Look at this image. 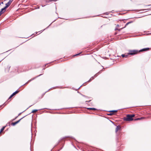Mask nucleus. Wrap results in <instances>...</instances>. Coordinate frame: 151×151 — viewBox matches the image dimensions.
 <instances>
[{
    "mask_svg": "<svg viewBox=\"0 0 151 151\" xmlns=\"http://www.w3.org/2000/svg\"><path fill=\"white\" fill-rule=\"evenodd\" d=\"M149 50V48H147L139 50H130L129 51V53L130 55H134L138 54L140 52L147 51Z\"/></svg>",
    "mask_w": 151,
    "mask_h": 151,
    "instance_id": "f257e3e1",
    "label": "nucleus"
},
{
    "mask_svg": "<svg viewBox=\"0 0 151 151\" xmlns=\"http://www.w3.org/2000/svg\"><path fill=\"white\" fill-rule=\"evenodd\" d=\"M135 116L134 114H128L126 116L124 117L123 118V119L126 121H130L133 120V117Z\"/></svg>",
    "mask_w": 151,
    "mask_h": 151,
    "instance_id": "f03ea898",
    "label": "nucleus"
},
{
    "mask_svg": "<svg viewBox=\"0 0 151 151\" xmlns=\"http://www.w3.org/2000/svg\"><path fill=\"white\" fill-rule=\"evenodd\" d=\"M12 3V1L11 0L9 1L6 4L5 6L3 9H2V11L5 10L6 9L8 6H9Z\"/></svg>",
    "mask_w": 151,
    "mask_h": 151,
    "instance_id": "7ed1b4c3",
    "label": "nucleus"
},
{
    "mask_svg": "<svg viewBox=\"0 0 151 151\" xmlns=\"http://www.w3.org/2000/svg\"><path fill=\"white\" fill-rule=\"evenodd\" d=\"M129 55H130L129 54V53H125V54H122V55L121 56L123 58H124V57L127 58V57H129Z\"/></svg>",
    "mask_w": 151,
    "mask_h": 151,
    "instance_id": "20e7f679",
    "label": "nucleus"
},
{
    "mask_svg": "<svg viewBox=\"0 0 151 151\" xmlns=\"http://www.w3.org/2000/svg\"><path fill=\"white\" fill-rule=\"evenodd\" d=\"M22 119V118H21L19 120L16 121V122H12L11 124V125L12 126H15L16 124L18 123L20 121V120Z\"/></svg>",
    "mask_w": 151,
    "mask_h": 151,
    "instance_id": "39448f33",
    "label": "nucleus"
},
{
    "mask_svg": "<svg viewBox=\"0 0 151 151\" xmlns=\"http://www.w3.org/2000/svg\"><path fill=\"white\" fill-rule=\"evenodd\" d=\"M121 128V127L120 126H118L116 127V130L115 132L116 133H117L118 130H119Z\"/></svg>",
    "mask_w": 151,
    "mask_h": 151,
    "instance_id": "423d86ee",
    "label": "nucleus"
},
{
    "mask_svg": "<svg viewBox=\"0 0 151 151\" xmlns=\"http://www.w3.org/2000/svg\"><path fill=\"white\" fill-rule=\"evenodd\" d=\"M18 92H19L18 91H16L15 92H14L13 93H12V95H11V96H10V97H9V99L11 98L12 97H13V96L15 95L16 94L18 93Z\"/></svg>",
    "mask_w": 151,
    "mask_h": 151,
    "instance_id": "0eeeda50",
    "label": "nucleus"
},
{
    "mask_svg": "<svg viewBox=\"0 0 151 151\" xmlns=\"http://www.w3.org/2000/svg\"><path fill=\"white\" fill-rule=\"evenodd\" d=\"M5 127H3L0 130V134L4 130Z\"/></svg>",
    "mask_w": 151,
    "mask_h": 151,
    "instance_id": "6e6552de",
    "label": "nucleus"
},
{
    "mask_svg": "<svg viewBox=\"0 0 151 151\" xmlns=\"http://www.w3.org/2000/svg\"><path fill=\"white\" fill-rule=\"evenodd\" d=\"M87 109L88 110H96V109L94 108H87Z\"/></svg>",
    "mask_w": 151,
    "mask_h": 151,
    "instance_id": "1a4fd4ad",
    "label": "nucleus"
},
{
    "mask_svg": "<svg viewBox=\"0 0 151 151\" xmlns=\"http://www.w3.org/2000/svg\"><path fill=\"white\" fill-rule=\"evenodd\" d=\"M37 111H38L37 110H36V109L33 110L32 111V113H35L36 112H37Z\"/></svg>",
    "mask_w": 151,
    "mask_h": 151,
    "instance_id": "9d476101",
    "label": "nucleus"
},
{
    "mask_svg": "<svg viewBox=\"0 0 151 151\" xmlns=\"http://www.w3.org/2000/svg\"><path fill=\"white\" fill-rule=\"evenodd\" d=\"M93 79V77H92L91 78L89 79V80L88 81V82H90Z\"/></svg>",
    "mask_w": 151,
    "mask_h": 151,
    "instance_id": "9b49d317",
    "label": "nucleus"
},
{
    "mask_svg": "<svg viewBox=\"0 0 151 151\" xmlns=\"http://www.w3.org/2000/svg\"><path fill=\"white\" fill-rule=\"evenodd\" d=\"M144 117H141L140 118H137V119H135V120H140L141 119H144Z\"/></svg>",
    "mask_w": 151,
    "mask_h": 151,
    "instance_id": "f8f14e48",
    "label": "nucleus"
},
{
    "mask_svg": "<svg viewBox=\"0 0 151 151\" xmlns=\"http://www.w3.org/2000/svg\"><path fill=\"white\" fill-rule=\"evenodd\" d=\"M131 23V22H128L125 25V27H123V28H125L127 25H128L129 23Z\"/></svg>",
    "mask_w": 151,
    "mask_h": 151,
    "instance_id": "ddd939ff",
    "label": "nucleus"
},
{
    "mask_svg": "<svg viewBox=\"0 0 151 151\" xmlns=\"http://www.w3.org/2000/svg\"><path fill=\"white\" fill-rule=\"evenodd\" d=\"M110 112H117L116 110H113L112 111H111Z\"/></svg>",
    "mask_w": 151,
    "mask_h": 151,
    "instance_id": "4468645a",
    "label": "nucleus"
},
{
    "mask_svg": "<svg viewBox=\"0 0 151 151\" xmlns=\"http://www.w3.org/2000/svg\"><path fill=\"white\" fill-rule=\"evenodd\" d=\"M148 6H150V7L151 8V5H149Z\"/></svg>",
    "mask_w": 151,
    "mask_h": 151,
    "instance_id": "2eb2a0df",
    "label": "nucleus"
},
{
    "mask_svg": "<svg viewBox=\"0 0 151 151\" xmlns=\"http://www.w3.org/2000/svg\"><path fill=\"white\" fill-rule=\"evenodd\" d=\"M109 115H111V114H109Z\"/></svg>",
    "mask_w": 151,
    "mask_h": 151,
    "instance_id": "dca6fc26",
    "label": "nucleus"
},
{
    "mask_svg": "<svg viewBox=\"0 0 151 151\" xmlns=\"http://www.w3.org/2000/svg\"><path fill=\"white\" fill-rule=\"evenodd\" d=\"M79 55V54H76L75 55Z\"/></svg>",
    "mask_w": 151,
    "mask_h": 151,
    "instance_id": "f3484780",
    "label": "nucleus"
}]
</instances>
